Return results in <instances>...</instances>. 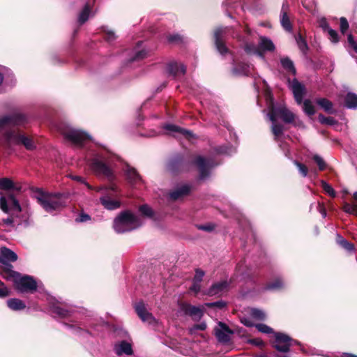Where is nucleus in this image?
<instances>
[{
	"instance_id": "1",
	"label": "nucleus",
	"mask_w": 357,
	"mask_h": 357,
	"mask_svg": "<svg viewBox=\"0 0 357 357\" xmlns=\"http://www.w3.org/2000/svg\"><path fill=\"white\" fill-rule=\"evenodd\" d=\"M26 122V116L18 112L0 119V146L11 149L23 145L27 150L36 149L33 139L24 135L17 128Z\"/></svg>"
},
{
	"instance_id": "2",
	"label": "nucleus",
	"mask_w": 357,
	"mask_h": 357,
	"mask_svg": "<svg viewBox=\"0 0 357 357\" xmlns=\"http://www.w3.org/2000/svg\"><path fill=\"white\" fill-rule=\"evenodd\" d=\"M33 197L47 213H52L59 211L66 205L65 196L59 193H51L41 189H36L33 192Z\"/></svg>"
},
{
	"instance_id": "3",
	"label": "nucleus",
	"mask_w": 357,
	"mask_h": 357,
	"mask_svg": "<svg viewBox=\"0 0 357 357\" xmlns=\"http://www.w3.org/2000/svg\"><path fill=\"white\" fill-rule=\"evenodd\" d=\"M143 224L140 217L126 211L119 213L114 220V229L117 233H124L137 229Z\"/></svg>"
},
{
	"instance_id": "4",
	"label": "nucleus",
	"mask_w": 357,
	"mask_h": 357,
	"mask_svg": "<svg viewBox=\"0 0 357 357\" xmlns=\"http://www.w3.org/2000/svg\"><path fill=\"white\" fill-rule=\"evenodd\" d=\"M97 192H102L100 202L107 210H115L121 206V201L116 193L117 188L112 185L109 188H97Z\"/></svg>"
},
{
	"instance_id": "5",
	"label": "nucleus",
	"mask_w": 357,
	"mask_h": 357,
	"mask_svg": "<svg viewBox=\"0 0 357 357\" xmlns=\"http://www.w3.org/2000/svg\"><path fill=\"white\" fill-rule=\"evenodd\" d=\"M110 161L108 157L98 153L92 160L90 165L92 170L98 176H104L108 178L112 177V171L109 167Z\"/></svg>"
},
{
	"instance_id": "6",
	"label": "nucleus",
	"mask_w": 357,
	"mask_h": 357,
	"mask_svg": "<svg viewBox=\"0 0 357 357\" xmlns=\"http://www.w3.org/2000/svg\"><path fill=\"white\" fill-rule=\"evenodd\" d=\"M62 135L73 144L82 146L90 140V136L82 130L68 126L59 128Z\"/></svg>"
},
{
	"instance_id": "7",
	"label": "nucleus",
	"mask_w": 357,
	"mask_h": 357,
	"mask_svg": "<svg viewBox=\"0 0 357 357\" xmlns=\"http://www.w3.org/2000/svg\"><path fill=\"white\" fill-rule=\"evenodd\" d=\"M275 49L273 41L264 36H260L259 44L256 46L254 44L246 43L245 45V51L248 54H254L264 59V52H271Z\"/></svg>"
},
{
	"instance_id": "8",
	"label": "nucleus",
	"mask_w": 357,
	"mask_h": 357,
	"mask_svg": "<svg viewBox=\"0 0 357 357\" xmlns=\"http://www.w3.org/2000/svg\"><path fill=\"white\" fill-rule=\"evenodd\" d=\"M268 107L269 112L267 116L270 121L282 119L285 123H291L294 120L295 116L291 112L284 106L275 107L271 100Z\"/></svg>"
},
{
	"instance_id": "9",
	"label": "nucleus",
	"mask_w": 357,
	"mask_h": 357,
	"mask_svg": "<svg viewBox=\"0 0 357 357\" xmlns=\"http://www.w3.org/2000/svg\"><path fill=\"white\" fill-rule=\"evenodd\" d=\"M13 282L15 288L22 293L33 292L37 289V283L32 277L21 275L17 273L13 274Z\"/></svg>"
},
{
	"instance_id": "10",
	"label": "nucleus",
	"mask_w": 357,
	"mask_h": 357,
	"mask_svg": "<svg viewBox=\"0 0 357 357\" xmlns=\"http://www.w3.org/2000/svg\"><path fill=\"white\" fill-rule=\"evenodd\" d=\"M274 336V347L280 352H288L293 344H299L297 341L292 340L289 335L282 333H275Z\"/></svg>"
},
{
	"instance_id": "11",
	"label": "nucleus",
	"mask_w": 357,
	"mask_h": 357,
	"mask_svg": "<svg viewBox=\"0 0 357 357\" xmlns=\"http://www.w3.org/2000/svg\"><path fill=\"white\" fill-rule=\"evenodd\" d=\"M135 309L137 315L144 323L153 326H158V321L153 314L148 311L146 305L142 301L137 303L135 305Z\"/></svg>"
},
{
	"instance_id": "12",
	"label": "nucleus",
	"mask_w": 357,
	"mask_h": 357,
	"mask_svg": "<svg viewBox=\"0 0 357 357\" xmlns=\"http://www.w3.org/2000/svg\"><path fill=\"white\" fill-rule=\"evenodd\" d=\"M113 350L118 356L132 355L133 349L131 340L116 341L114 344Z\"/></svg>"
},
{
	"instance_id": "13",
	"label": "nucleus",
	"mask_w": 357,
	"mask_h": 357,
	"mask_svg": "<svg viewBox=\"0 0 357 357\" xmlns=\"http://www.w3.org/2000/svg\"><path fill=\"white\" fill-rule=\"evenodd\" d=\"M9 200V206L7 204V201L5 197H0V208L5 213H12L13 214L19 213L21 211V206L18 202V201L14 197V196L10 195L8 197Z\"/></svg>"
},
{
	"instance_id": "14",
	"label": "nucleus",
	"mask_w": 357,
	"mask_h": 357,
	"mask_svg": "<svg viewBox=\"0 0 357 357\" xmlns=\"http://www.w3.org/2000/svg\"><path fill=\"white\" fill-rule=\"evenodd\" d=\"M195 164L199 170L201 179H205L209 176V170L216 164L211 159H206L202 156H198L195 160Z\"/></svg>"
},
{
	"instance_id": "15",
	"label": "nucleus",
	"mask_w": 357,
	"mask_h": 357,
	"mask_svg": "<svg viewBox=\"0 0 357 357\" xmlns=\"http://www.w3.org/2000/svg\"><path fill=\"white\" fill-rule=\"evenodd\" d=\"M163 128L169 135H172L174 137H178L183 136L189 140H191L194 137V135L190 131L181 128L174 124H165Z\"/></svg>"
},
{
	"instance_id": "16",
	"label": "nucleus",
	"mask_w": 357,
	"mask_h": 357,
	"mask_svg": "<svg viewBox=\"0 0 357 357\" xmlns=\"http://www.w3.org/2000/svg\"><path fill=\"white\" fill-rule=\"evenodd\" d=\"M232 332L224 324L220 322L215 328V335L219 342L227 343L230 340Z\"/></svg>"
},
{
	"instance_id": "17",
	"label": "nucleus",
	"mask_w": 357,
	"mask_h": 357,
	"mask_svg": "<svg viewBox=\"0 0 357 357\" xmlns=\"http://www.w3.org/2000/svg\"><path fill=\"white\" fill-rule=\"evenodd\" d=\"M180 308L185 314L192 317L194 319H199L203 315V310L199 307L188 303H182L180 305Z\"/></svg>"
},
{
	"instance_id": "18",
	"label": "nucleus",
	"mask_w": 357,
	"mask_h": 357,
	"mask_svg": "<svg viewBox=\"0 0 357 357\" xmlns=\"http://www.w3.org/2000/svg\"><path fill=\"white\" fill-rule=\"evenodd\" d=\"M226 33V28H218L215 31L214 37L215 46L218 51L221 54H225L228 52L227 47L225 45L222 40L223 35Z\"/></svg>"
},
{
	"instance_id": "19",
	"label": "nucleus",
	"mask_w": 357,
	"mask_h": 357,
	"mask_svg": "<svg viewBox=\"0 0 357 357\" xmlns=\"http://www.w3.org/2000/svg\"><path fill=\"white\" fill-rule=\"evenodd\" d=\"M167 71L173 77H178L185 75L186 68L181 63L172 61L167 66Z\"/></svg>"
},
{
	"instance_id": "20",
	"label": "nucleus",
	"mask_w": 357,
	"mask_h": 357,
	"mask_svg": "<svg viewBox=\"0 0 357 357\" xmlns=\"http://www.w3.org/2000/svg\"><path fill=\"white\" fill-rule=\"evenodd\" d=\"M190 192V187L187 184L178 186L175 190L169 193V197L172 200L176 201L182 199L188 195Z\"/></svg>"
},
{
	"instance_id": "21",
	"label": "nucleus",
	"mask_w": 357,
	"mask_h": 357,
	"mask_svg": "<svg viewBox=\"0 0 357 357\" xmlns=\"http://www.w3.org/2000/svg\"><path fill=\"white\" fill-rule=\"evenodd\" d=\"M291 89L293 91L296 101L301 104L303 101L304 87L296 79H294L291 83Z\"/></svg>"
},
{
	"instance_id": "22",
	"label": "nucleus",
	"mask_w": 357,
	"mask_h": 357,
	"mask_svg": "<svg viewBox=\"0 0 357 357\" xmlns=\"http://www.w3.org/2000/svg\"><path fill=\"white\" fill-rule=\"evenodd\" d=\"M17 259V255L11 250L2 247L0 249V262L6 264L10 261H15Z\"/></svg>"
},
{
	"instance_id": "23",
	"label": "nucleus",
	"mask_w": 357,
	"mask_h": 357,
	"mask_svg": "<svg viewBox=\"0 0 357 357\" xmlns=\"http://www.w3.org/2000/svg\"><path fill=\"white\" fill-rule=\"evenodd\" d=\"M228 287V283L227 281H221L215 283L208 290L206 294L208 296H215L222 294L223 292L227 291Z\"/></svg>"
},
{
	"instance_id": "24",
	"label": "nucleus",
	"mask_w": 357,
	"mask_h": 357,
	"mask_svg": "<svg viewBox=\"0 0 357 357\" xmlns=\"http://www.w3.org/2000/svg\"><path fill=\"white\" fill-rule=\"evenodd\" d=\"M252 69V66L248 64L238 63L232 68V73L236 76L249 75Z\"/></svg>"
},
{
	"instance_id": "25",
	"label": "nucleus",
	"mask_w": 357,
	"mask_h": 357,
	"mask_svg": "<svg viewBox=\"0 0 357 357\" xmlns=\"http://www.w3.org/2000/svg\"><path fill=\"white\" fill-rule=\"evenodd\" d=\"M125 172L127 179L132 185L137 184L141 181L139 175L134 168L127 166Z\"/></svg>"
},
{
	"instance_id": "26",
	"label": "nucleus",
	"mask_w": 357,
	"mask_h": 357,
	"mask_svg": "<svg viewBox=\"0 0 357 357\" xmlns=\"http://www.w3.org/2000/svg\"><path fill=\"white\" fill-rule=\"evenodd\" d=\"M287 6L283 3L281 13H280V22L282 27L287 31L291 30V24L289 17L287 15Z\"/></svg>"
},
{
	"instance_id": "27",
	"label": "nucleus",
	"mask_w": 357,
	"mask_h": 357,
	"mask_svg": "<svg viewBox=\"0 0 357 357\" xmlns=\"http://www.w3.org/2000/svg\"><path fill=\"white\" fill-rule=\"evenodd\" d=\"M92 6L93 3H91V1L86 3L84 8L80 12L78 17V20L80 24L84 23L89 19L90 14L91 13Z\"/></svg>"
},
{
	"instance_id": "28",
	"label": "nucleus",
	"mask_w": 357,
	"mask_h": 357,
	"mask_svg": "<svg viewBox=\"0 0 357 357\" xmlns=\"http://www.w3.org/2000/svg\"><path fill=\"white\" fill-rule=\"evenodd\" d=\"M50 308L52 314L60 318L66 317L69 314V312L67 310L61 307L57 304H52L50 305Z\"/></svg>"
},
{
	"instance_id": "29",
	"label": "nucleus",
	"mask_w": 357,
	"mask_h": 357,
	"mask_svg": "<svg viewBox=\"0 0 357 357\" xmlns=\"http://www.w3.org/2000/svg\"><path fill=\"white\" fill-rule=\"evenodd\" d=\"M317 103L319 105L325 112L329 114H333L335 110L333 109V103L326 98H318Z\"/></svg>"
},
{
	"instance_id": "30",
	"label": "nucleus",
	"mask_w": 357,
	"mask_h": 357,
	"mask_svg": "<svg viewBox=\"0 0 357 357\" xmlns=\"http://www.w3.org/2000/svg\"><path fill=\"white\" fill-rule=\"evenodd\" d=\"M8 307L13 310H22L26 307L24 302L17 298H11L7 301Z\"/></svg>"
},
{
	"instance_id": "31",
	"label": "nucleus",
	"mask_w": 357,
	"mask_h": 357,
	"mask_svg": "<svg viewBox=\"0 0 357 357\" xmlns=\"http://www.w3.org/2000/svg\"><path fill=\"white\" fill-rule=\"evenodd\" d=\"M345 105L348 108L356 109L357 107V95L348 93L345 97Z\"/></svg>"
},
{
	"instance_id": "32",
	"label": "nucleus",
	"mask_w": 357,
	"mask_h": 357,
	"mask_svg": "<svg viewBox=\"0 0 357 357\" xmlns=\"http://www.w3.org/2000/svg\"><path fill=\"white\" fill-rule=\"evenodd\" d=\"M281 64L282 67L291 75L296 74V69L294 68V63L292 61H291L289 58H282L280 60Z\"/></svg>"
},
{
	"instance_id": "33",
	"label": "nucleus",
	"mask_w": 357,
	"mask_h": 357,
	"mask_svg": "<svg viewBox=\"0 0 357 357\" xmlns=\"http://www.w3.org/2000/svg\"><path fill=\"white\" fill-rule=\"evenodd\" d=\"M271 121L272 122V132L275 136V139L278 140L283 133L284 127L282 124L278 123L277 120Z\"/></svg>"
},
{
	"instance_id": "34",
	"label": "nucleus",
	"mask_w": 357,
	"mask_h": 357,
	"mask_svg": "<svg viewBox=\"0 0 357 357\" xmlns=\"http://www.w3.org/2000/svg\"><path fill=\"white\" fill-rule=\"evenodd\" d=\"M284 284L280 278H277L274 281L269 282L266 289L268 290H279L284 287Z\"/></svg>"
},
{
	"instance_id": "35",
	"label": "nucleus",
	"mask_w": 357,
	"mask_h": 357,
	"mask_svg": "<svg viewBox=\"0 0 357 357\" xmlns=\"http://www.w3.org/2000/svg\"><path fill=\"white\" fill-rule=\"evenodd\" d=\"M342 209L347 213L357 216V204H349L347 202H344Z\"/></svg>"
},
{
	"instance_id": "36",
	"label": "nucleus",
	"mask_w": 357,
	"mask_h": 357,
	"mask_svg": "<svg viewBox=\"0 0 357 357\" xmlns=\"http://www.w3.org/2000/svg\"><path fill=\"white\" fill-rule=\"evenodd\" d=\"M147 52L144 49H139V47L135 50V55L130 59L131 61H139L145 58Z\"/></svg>"
},
{
	"instance_id": "37",
	"label": "nucleus",
	"mask_w": 357,
	"mask_h": 357,
	"mask_svg": "<svg viewBox=\"0 0 357 357\" xmlns=\"http://www.w3.org/2000/svg\"><path fill=\"white\" fill-rule=\"evenodd\" d=\"M250 315L255 319L264 320L266 317V313L259 309L253 308L250 310Z\"/></svg>"
},
{
	"instance_id": "38",
	"label": "nucleus",
	"mask_w": 357,
	"mask_h": 357,
	"mask_svg": "<svg viewBox=\"0 0 357 357\" xmlns=\"http://www.w3.org/2000/svg\"><path fill=\"white\" fill-rule=\"evenodd\" d=\"M303 110L307 115H313L315 113L314 107L309 100L303 102Z\"/></svg>"
},
{
	"instance_id": "39",
	"label": "nucleus",
	"mask_w": 357,
	"mask_h": 357,
	"mask_svg": "<svg viewBox=\"0 0 357 357\" xmlns=\"http://www.w3.org/2000/svg\"><path fill=\"white\" fill-rule=\"evenodd\" d=\"M296 40L301 51L305 53L307 50V45L305 39L299 34L296 37Z\"/></svg>"
},
{
	"instance_id": "40",
	"label": "nucleus",
	"mask_w": 357,
	"mask_h": 357,
	"mask_svg": "<svg viewBox=\"0 0 357 357\" xmlns=\"http://www.w3.org/2000/svg\"><path fill=\"white\" fill-rule=\"evenodd\" d=\"M255 327L259 332H261L262 333H265V334H271V333L274 334L275 333L273 331V329L272 328H271L270 326H268L266 324H256Z\"/></svg>"
},
{
	"instance_id": "41",
	"label": "nucleus",
	"mask_w": 357,
	"mask_h": 357,
	"mask_svg": "<svg viewBox=\"0 0 357 357\" xmlns=\"http://www.w3.org/2000/svg\"><path fill=\"white\" fill-rule=\"evenodd\" d=\"M319 122L322 124L333 126L336 124V120L333 117H326L323 114H319L318 116Z\"/></svg>"
},
{
	"instance_id": "42",
	"label": "nucleus",
	"mask_w": 357,
	"mask_h": 357,
	"mask_svg": "<svg viewBox=\"0 0 357 357\" xmlns=\"http://www.w3.org/2000/svg\"><path fill=\"white\" fill-rule=\"evenodd\" d=\"M321 187L324 190V191L332 197H335V192L333 188L326 182L321 181Z\"/></svg>"
},
{
	"instance_id": "43",
	"label": "nucleus",
	"mask_w": 357,
	"mask_h": 357,
	"mask_svg": "<svg viewBox=\"0 0 357 357\" xmlns=\"http://www.w3.org/2000/svg\"><path fill=\"white\" fill-rule=\"evenodd\" d=\"M294 164L297 167L298 169V171L300 174L303 176L305 177L307 175L308 169L307 167L304 165L303 164L298 162L296 160H294Z\"/></svg>"
},
{
	"instance_id": "44",
	"label": "nucleus",
	"mask_w": 357,
	"mask_h": 357,
	"mask_svg": "<svg viewBox=\"0 0 357 357\" xmlns=\"http://www.w3.org/2000/svg\"><path fill=\"white\" fill-rule=\"evenodd\" d=\"M206 328V325L204 322L194 325L190 328V334H196L198 331H203Z\"/></svg>"
},
{
	"instance_id": "45",
	"label": "nucleus",
	"mask_w": 357,
	"mask_h": 357,
	"mask_svg": "<svg viewBox=\"0 0 357 357\" xmlns=\"http://www.w3.org/2000/svg\"><path fill=\"white\" fill-rule=\"evenodd\" d=\"M139 211L142 215L146 217H151L153 215L152 209L147 205L140 206Z\"/></svg>"
},
{
	"instance_id": "46",
	"label": "nucleus",
	"mask_w": 357,
	"mask_h": 357,
	"mask_svg": "<svg viewBox=\"0 0 357 357\" xmlns=\"http://www.w3.org/2000/svg\"><path fill=\"white\" fill-rule=\"evenodd\" d=\"M326 33L328 34L329 39L332 43H336L339 41L338 34L336 31L331 28Z\"/></svg>"
},
{
	"instance_id": "47",
	"label": "nucleus",
	"mask_w": 357,
	"mask_h": 357,
	"mask_svg": "<svg viewBox=\"0 0 357 357\" xmlns=\"http://www.w3.org/2000/svg\"><path fill=\"white\" fill-rule=\"evenodd\" d=\"M313 160L317 164V165L319 166V169L320 170H324L325 169L326 163H325L324 159L321 156H319L318 155H314L313 156Z\"/></svg>"
},
{
	"instance_id": "48",
	"label": "nucleus",
	"mask_w": 357,
	"mask_h": 357,
	"mask_svg": "<svg viewBox=\"0 0 357 357\" xmlns=\"http://www.w3.org/2000/svg\"><path fill=\"white\" fill-rule=\"evenodd\" d=\"M340 31L342 34H344L349 28L348 21L345 17H342L340 19Z\"/></svg>"
},
{
	"instance_id": "49",
	"label": "nucleus",
	"mask_w": 357,
	"mask_h": 357,
	"mask_svg": "<svg viewBox=\"0 0 357 357\" xmlns=\"http://www.w3.org/2000/svg\"><path fill=\"white\" fill-rule=\"evenodd\" d=\"M319 25L324 32H327L331 29L325 17H321L319 20Z\"/></svg>"
},
{
	"instance_id": "50",
	"label": "nucleus",
	"mask_w": 357,
	"mask_h": 357,
	"mask_svg": "<svg viewBox=\"0 0 357 357\" xmlns=\"http://www.w3.org/2000/svg\"><path fill=\"white\" fill-rule=\"evenodd\" d=\"M91 220V217L86 213H80L75 219L77 222H85Z\"/></svg>"
},
{
	"instance_id": "51",
	"label": "nucleus",
	"mask_w": 357,
	"mask_h": 357,
	"mask_svg": "<svg viewBox=\"0 0 357 357\" xmlns=\"http://www.w3.org/2000/svg\"><path fill=\"white\" fill-rule=\"evenodd\" d=\"M248 342L259 347H263L265 345L264 341L260 338L250 339L248 340Z\"/></svg>"
},
{
	"instance_id": "52",
	"label": "nucleus",
	"mask_w": 357,
	"mask_h": 357,
	"mask_svg": "<svg viewBox=\"0 0 357 357\" xmlns=\"http://www.w3.org/2000/svg\"><path fill=\"white\" fill-rule=\"evenodd\" d=\"M204 275V272L200 269H197L194 277V281L200 282Z\"/></svg>"
},
{
	"instance_id": "53",
	"label": "nucleus",
	"mask_w": 357,
	"mask_h": 357,
	"mask_svg": "<svg viewBox=\"0 0 357 357\" xmlns=\"http://www.w3.org/2000/svg\"><path fill=\"white\" fill-rule=\"evenodd\" d=\"M303 5L307 10H311L313 8L314 1L313 0H302Z\"/></svg>"
},
{
	"instance_id": "54",
	"label": "nucleus",
	"mask_w": 357,
	"mask_h": 357,
	"mask_svg": "<svg viewBox=\"0 0 357 357\" xmlns=\"http://www.w3.org/2000/svg\"><path fill=\"white\" fill-rule=\"evenodd\" d=\"M235 149L233 148L228 149L227 147H220L218 150V152L220 153H225V154H231L233 152H234Z\"/></svg>"
},
{
	"instance_id": "55",
	"label": "nucleus",
	"mask_w": 357,
	"mask_h": 357,
	"mask_svg": "<svg viewBox=\"0 0 357 357\" xmlns=\"http://www.w3.org/2000/svg\"><path fill=\"white\" fill-rule=\"evenodd\" d=\"M342 248L350 252H354L355 249L354 244L349 243V241H347V243H345Z\"/></svg>"
},
{
	"instance_id": "56",
	"label": "nucleus",
	"mask_w": 357,
	"mask_h": 357,
	"mask_svg": "<svg viewBox=\"0 0 357 357\" xmlns=\"http://www.w3.org/2000/svg\"><path fill=\"white\" fill-rule=\"evenodd\" d=\"M9 295V291L7 287L1 284V287H0V297H6Z\"/></svg>"
},
{
	"instance_id": "57",
	"label": "nucleus",
	"mask_w": 357,
	"mask_h": 357,
	"mask_svg": "<svg viewBox=\"0 0 357 357\" xmlns=\"http://www.w3.org/2000/svg\"><path fill=\"white\" fill-rule=\"evenodd\" d=\"M115 38H116L115 33H114L112 31H111V30H108V31L106 32V39H107L108 41H112V40H114Z\"/></svg>"
},
{
	"instance_id": "58",
	"label": "nucleus",
	"mask_w": 357,
	"mask_h": 357,
	"mask_svg": "<svg viewBox=\"0 0 357 357\" xmlns=\"http://www.w3.org/2000/svg\"><path fill=\"white\" fill-rule=\"evenodd\" d=\"M197 228L200 230L211 231L213 229V227L211 225H197Z\"/></svg>"
},
{
	"instance_id": "59",
	"label": "nucleus",
	"mask_w": 357,
	"mask_h": 357,
	"mask_svg": "<svg viewBox=\"0 0 357 357\" xmlns=\"http://www.w3.org/2000/svg\"><path fill=\"white\" fill-rule=\"evenodd\" d=\"M347 241L345 238H344L342 236H341L340 235H338V234L337 235V237H336V242H337V243L340 246L342 247V245H343L345 243H347Z\"/></svg>"
},
{
	"instance_id": "60",
	"label": "nucleus",
	"mask_w": 357,
	"mask_h": 357,
	"mask_svg": "<svg viewBox=\"0 0 357 357\" xmlns=\"http://www.w3.org/2000/svg\"><path fill=\"white\" fill-rule=\"evenodd\" d=\"M200 289V282L194 281L192 286L190 287V289L195 292H198L199 291Z\"/></svg>"
},
{
	"instance_id": "61",
	"label": "nucleus",
	"mask_w": 357,
	"mask_h": 357,
	"mask_svg": "<svg viewBox=\"0 0 357 357\" xmlns=\"http://www.w3.org/2000/svg\"><path fill=\"white\" fill-rule=\"evenodd\" d=\"M181 40V38L178 35H171L168 37V40L172 43L178 42Z\"/></svg>"
},
{
	"instance_id": "62",
	"label": "nucleus",
	"mask_w": 357,
	"mask_h": 357,
	"mask_svg": "<svg viewBox=\"0 0 357 357\" xmlns=\"http://www.w3.org/2000/svg\"><path fill=\"white\" fill-rule=\"evenodd\" d=\"M241 323L243 324L246 326H254L252 321H250L248 318H242L241 319Z\"/></svg>"
},
{
	"instance_id": "63",
	"label": "nucleus",
	"mask_w": 357,
	"mask_h": 357,
	"mask_svg": "<svg viewBox=\"0 0 357 357\" xmlns=\"http://www.w3.org/2000/svg\"><path fill=\"white\" fill-rule=\"evenodd\" d=\"M206 305H208V306H216V307H223L225 306V303L223 302L218 301V302H215V303H207Z\"/></svg>"
},
{
	"instance_id": "64",
	"label": "nucleus",
	"mask_w": 357,
	"mask_h": 357,
	"mask_svg": "<svg viewBox=\"0 0 357 357\" xmlns=\"http://www.w3.org/2000/svg\"><path fill=\"white\" fill-rule=\"evenodd\" d=\"M280 146L281 147V149H283L285 156L287 157L288 158H291V155H290L289 151L288 150L286 151V145L281 144H280Z\"/></svg>"
}]
</instances>
